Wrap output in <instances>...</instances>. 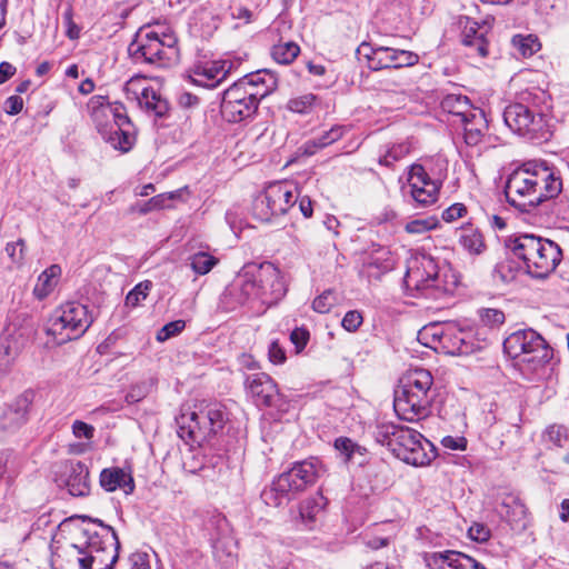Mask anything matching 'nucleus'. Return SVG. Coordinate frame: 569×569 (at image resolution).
<instances>
[{
    "label": "nucleus",
    "instance_id": "obj_1",
    "mask_svg": "<svg viewBox=\"0 0 569 569\" xmlns=\"http://www.w3.org/2000/svg\"><path fill=\"white\" fill-rule=\"evenodd\" d=\"M561 190L562 180L558 172L537 162H526L513 170L505 187L508 202L523 209L553 199Z\"/></svg>",
    "mask_w": 569,
    "mask_h": 569
},
{
    "label": "nucleus",
    "instance_id": "obj_2",
    "mask_svg": "<svg viewBox=\"0 0 569 569\" xmlns=\"http://www.w3.org/2000/svg\"><path fill=\"white\" fill-rule=\"evenodd\" d=\"M550 97L539 88L520 93L519 101L509 104L503 111L505 123L521 137L531 141H548L552 133L547 119Z\"/></svg>",
    "mask_w": 569,
    "mask_h": 569
},
{
    "label": "nucleus",
    "instance_id": "obj_3",
    "mask_svg": "<svg viewBox=\"0 0 569 569\" xmlns=\"http://www.w3.org/2000/svg\"><path fill=\"white\" fill-rule=\"evenodd\" d=\"M432 385L430 371L422 368L408 371L395 391L393 408L397 416L410 422L426 418L433 400Z\"/></svg>",
    "mask_w": 569,
    "mask_h": 569
},
{
    "label": "nucleus",
    "instance_id": "obj_4",
    "mask_svg": "<svg viewBox=\"0 0 569 569\" xmlns=\"http://www.w3.org/2000/svg\"><path fill=\"white\" fill-rule=\"evenodd\" d=\"M376 438L398 459L415 467L428 466L437 456L435 446L409 427L382 423L377 427Z\"/></svg>",
    "mask_w": 569,
    "mask_h": 569
},
{
    "label": "nucleus",
    "instance_id": "obj_5",
    "mask_svg": "<svg viewBox=\"0 0 569 569\" xmlns=\"http://www.w3.org/2000/svg\"><path fill=\"white\" fill-rule=\"evenodd\" d=\"M326 472L325 465L318 458L296 462L288 471L276 478L270 487L262 490L261 499L268 506L279 507L290 501L296 493L312 486Z\"/></svg>",
    "mask_w": 569,
    "mask_h": 569
},
{
    "label": "nucleus",
    "instance_id": "obj_6",
    "mask_svg": "<svg viewBox=\"0 0 569 569\" xmlns=\"http://www.w3.org/2000/svg\"><path fill=\"white\" fill-rule=\"evenodd\" d=\"M506 247L525 262L527 272L533 278L547 277L556 269L562 256L557 243L531 233L510 237Z\"/></svg>",
    "mask_w": 569,
    "mask_h": 569
},
{
    "label": "nucleus",
    "instance_id": "obj_7",
    "mask_svg": "<svg viewBox=\"0 0 569 569\" xmlns=\"http://www.w3.org/2000/svg\"><path fill=\"white\" fill-rule=\"evenodd\" d=\"M505 352L530 370H538L548 363L552 350L546 340L533 329H521L509 335L503 341Z\"/></svg>",
    "mask_w": 569,
    "mask_h": 569
},
{
    "label": "nucleus",
    "instance_id": "obj_8",
    "mask_svg": "<svg viewBox=\"0 0 569 569\" xmlns=\"http://www.w3.org/2000/svg\"><path fill=\"white\" fill-rule=\"evenodd\" d=\"M92 315L88 307L69 301L62 305L49 320L47 333L53 336L59 345L80 338L91 326Z\"/></svg>",
    "mask_w": 569,
    "mask_h": 569
},
{
    "label": "nucleus",
    "instance_id": "obj_9",
    "mask_svg": "<svg viewBox=\"0 0 569 569\" xmlns=\"http://www.w3.org/2000/svg\"><path fill=\"white\" fill-rule=\"evenodd\" d=\"M164 38L152 31L137 34L128 47V53L134 63L167 67L178 59L179 51L173 37Z\"/></svg>",
    "mask_w": 569,
    "mask_h": 569
},
{
    "label": "nucleus",
    "instance_id": "obj_10",
    "mask_svg": "<svg viewBox=\"0 0 569 569\" xmlns=\"http://www.w3.org/2000/svg\"><path fill=\"white\" fill-rule=\"evenodd\" d=\"M405 280L408 286L419 291L431 290L430 296L433 298L452 290V286L442 284L437 262L429 254L415 259L413 264L407 270Z\"/></svg>",
    "mask_w": 569,
    "mask_h": 569
},
{
    "label": "nucleus",
    "instance_id": "obj_11",
    "mask_svg": "<svg viewBox=\"0 0 569 569\" xmlns=\"http://www.w3.org/2000/svg\"><path fill=\"white\" fill-rule=\"evenodd\" d=\"M244 82L236 81L223 91L220 110L229 122H240L256 114L257 102L249 96Z\"/></svg>",
    "mask_w": 569,
    "mask_h": 569
},
{
    "label": "nucleus",
    "instance_id": "obj_12",
    "mask_svg": "<svg viewBox=\"0 0 569 569\" xmlns=\"http://www.w3.org/2000/svg\"><path fill=\"white\" fill-rule=\"evenodd\" d=\"M359 52H363L368 60V66L372 70L412 67L419 61L418 54L412 51L389 47L372 48L367 43L360 46Z\"/></svg>",
    "mask_w": 569,
    "mask_h": 569
},
{
    "label": "nucleus",
    "instance_id": "obj_13",
    "mask_svg": "<svg viewBox=\"0 0 569 569\" xmlns=\"http://www.w3.org/2000/svg\"><path fill=\"white\" fill-rule=\"evenodd\" d=\"M253 266H244L226 290L238 305H247L254 300L267 302V288L260 284V273L251 269Z\"/></svg>",
    "mask_w": 569,
    "mask_h": 569
},
{
    "label": "nucleus",
    "instance_id": "obj_14",
    "mask_svg": "<svg viewBox=\"0 0 569 569\" xmlns=\"http://www.w3.org/2000/svg\"><path fill=\"white\" fill-rule=\"evenodd\" d=\"M409 194L419 207H429L437 202L441 181L432 179L426 168L413 163L408 172Z\"/></svg>",
    "mask_w": 569,
    "mask_h": 569
},
{
    "label": "nucleus",
    "instance_id": "obj_15",
    "mask_svg": "<svg viewBox=\"0 0 569 569\" xmlns=\"http://www.w3.org/2000/svg\"><path fill=\"white\" fill-rule=\"evenodd\" d=\"M207 418L200 411L182 413L176 419L178 436L190 446H202L212 436L217 435Z\"/></svg>",
    "mask_w": 569,
    "mask_h": 569
},
{
    "label": "nucleus",
    "instance_id": "obj_16",
    "mask_svg": "<svg viewBox=\"0 0 569 569\" xmlns=\"http://www.w3.org/2000/svg\"><path fill=\"white\" fill-rule=\"evenodd\" d=\"M248 395L258 407H278L281 395L274 380L264 372L248 375L244 380Z\"/></svg>",
    "mask_w": 569,
    "mask_h": 569
},
{
    "label": "nucleus",
    "instance_id": "obj_17",
    "mask_svg": "<svg viewBox=\"0 0 569 569\" xmlns=\"http://www.w3.org/2000/svg\"><path fill=\"white\" fill-rule=\"evenodd\" d=\"M82 521H90L92 523H96L100 527V531L91 530V529H83L82 535L86 538V552L87 555L104 550L103 548L110 549L120 548V541L118 538V535L116 530L109 526L106 525L102 520L98 518H91L89 516H80L79 517Z\"/></svg>",
    "mask_w": 569,
    "mask_h": 569
},
{
    "label": "nucleus",
    "instance_id": "obj_18",
    "mask_svg": "<svg viewBox=\"0 0 569 569\" xmlns=\"http://www.w3.org/2000/svg\"><path fill=\"white\" fill-rule=\"evenodd\" d=\"M34 393L26 390L11 403L7 405L0 415V428L6 431L19 429L28 421V415Z\"/></svg>",
    "mask_w": 569,
    "mask_h": 569
},
{
    "label": "nucleus",
    "instance_id": "obj_19",
    "mask_svg": "<svg viewBox=\"0 0 569 569\" xmlns=\"http://www.w3.org/2000/svg\"><path fill=\"white\" fill-rule=\"evenodd\" d=\"M425 559L429 569H486L473 558L456 550L431 552Z\"/></svg>",
    "mask_w": 569,
    "mask_h": 569
},
{
    "label": "nucleus",
    "instance_id": "obj_20",
    "mask_svg": "<svg viewBox=\"0 0 569 569\" xmlns=\"http://www.w3.org/2000/svg\"><path fill=\"white\" fill-rule=\"evenodd\" d=\"M458 27L461 29V41L465 46L475 48L480 57H487L488 42L485 33L490 28L487 21L482 26L467 16H460L457 20Z\"/></svg>",
    "mask_w": 569,
    "mask_h": 569
},
{
    "label": "nucleus",
    "instance_id": "obj_21",
    "mask_svg": "<svg viewBox=\"0 0 569 569\" xmlns=\"http://www.w3.org/2000/svg\"><path fill=\"white\" fill-rule=\"evenodd\" d=\"M278 189L271 188V184L266 190L254 198L252 202V214L261 222H270L273 218L284 214L283 207H281L282 193L277 192Z\"/></svg>",
    "mask_w": 569,
    "mask_h": 569
},
{
    "label": "nucleus",
    "instance_id": "obj_22",
    "mask_svg": "<svg viewBox=\"0 0 569 569\" xmlns=\"http://www.w3.org/2000/svg\"><path fill=\"white\" fill-rule=\"evenodd\" d=\"M64 478L61 482L73 497H84L90 492L89 469L81 462L70 460L64 467Z\"/></svg>",
    "mask_w": 569,
    "mask_h": 569
},
{
    "label": "nucleus",
    "instance_id": "obj_23",
    "mask_svg": "<svg viewBox=\"0 0 569 569\" xmlns=\"http://www.w3.org/2000/svg\"><path fill=\"white\" fill-rule=\"evenodd\" d=\"M232 66L233 63L230 60H218L197 66L193 70V82L214 88L227 78Z\"/></svg>",
    "mask_w": 569,
    "mask_h": 569
},
{
    "label": "nucleus",
    "instance_id": "obj_24",
    "mask_svg": "<svg viewBox=\"0 0 569 569\" xmlns=\"http://www.w3.org/2000/svg\"><path fill=\"white\" fill-rule=\"evenodd\" d=\"M251 269L260 273V284H264L268 291L266 305L281 299L286 295V286L279 269L268 263L267 266H253Z\"/></svg>",
    "mask_w": 569,
    "mask_h": 569
},
{
    "label": "nucleus",
    "instance_id": "obj_25",
    "mask_svg": "<svg viewBox=\"0 0 569 569\" xmlns=\"http://www.w3.org/2000/svg\"><path fill=\"white\" fill-rule=\"evenodd\" d=\"M100 486L109 492L122 489L130 495L134 490V480L130 472L119 467L106 468L100 473Z\"/></svg>",
    "mask_w": 569,
    "mask_h": 569
},
{
    "label": "nucleus",
    "instance_id": "obj_26",
    "mask_svg": "<svg viewBox=\"0 0 569 569\" xmlns=\"http://www.w3.org/2000/svg\"><path fill=\"white\" fill-rule=\"evenodd\" d=\"M468 338V332L448 325V330H446L442 337L440 347L448 355H468L477 349L475 343L469 341Z\"/></svg>",
    "mask_w": 569,
    "mask_h": 569
},
{
    "label": "nucleus",
    "instance_id": "obj_27",
    "mask_svg": "<svg viewBox=\"0 0 569 569\" xmlns=\"http://www.w3.org/2000/svg\"><path fill=\"white\" fill-rule=\"evenodd\" d=\"M442 108L460 118L462 123L472 122L479 109L473 108L466 96L449 94L442 101Z\"/></svg>",
    "mask_w": 569,
    "mask_h": 569
},
{
    "label": "nucleus",
    "instance_id": "obj_28",
    "mask_svg": "<svg viewBox=\"0 0 569 569\" xmlns=\"http://www.w3.org/2000/svg\"><path fill=\"white\" fill-rule=\"evenodd\" d=\"M91 552L82 558H78V562L81 569H112L113 565L118 560L119 549L103 548Z\"/></svg>",
    "mask_w": 569,
    "mask_h": 569
},
{
    "label": "nucleus",
    "instance_id": "obj_29",
    "mask_svg": "<svg viewBox=\"0 0 569 569\" xmlns=\"http://www.w3.org/2000/svg\"><path fill=\"white\" fill-rule=\"evenodd\" d=\"M99 131L102 134L103 139L111 144V147L121 152H128L131 150L134 143L133 133L127 128H113L109 129L107 126L99 127Z\"/></svg>",
    "mask_w": 569,
    "mask_h": 569
},
{
    "label": "nucleus",
    "instance_id": "obj_30",
    "mask_svg": "<svg viewBox=\"0 0 569 569\" xmlns=\"http://www.w3.org/2000/svg\"><path fill=\"white\" fill-rule=\"evenodd\" d=\"M139 104L148 113H152L157 118H163L169 112V102L151 87L144 88L138 98Z\"/></svg>",
    "mask_w": 569,
    "mask_h": 569
},
{
    "label": "nucleus",
    "instance_id": "obj_31",
    "mask_svg": "<svg viewBox=\"0 0 569 569\" xmlns=\"http://www.w3.org/2000/svg\"><path fill=\"white\" fill-rule=\"evenodd\" d=\"M460 246L470 254H481L486 250V243L480 230L472 224H467L458 231Z\"/></svg>",
    "mask_w": 569,
    "mask_h": 569
},
{
    "label": "nucleus",
    "instance_id": "obj_32",
    "mask_svg": "<svg viewBox=\"0 0 569 569\" xmlns=\"http://www.w3.org/2000/svg\"><path fill=\"white\" fill-rule=\"evenodd\" d=\"M26 343L21 333L13 332L0 337V365L9 366L21 352Z\"/></svg>",
    "mask_w": 569,
    "mask_h": 569
},
{
    "label": "nucleus",
    "instance_id": "obj_33",
    "mask_svg": "<svg viewBox=\"0 0 569 569\" xmlns=\"http://www.w3.org/2000/svg\"><path fill=\"white\" fill-rule=\"evenodd\" d=\"M61 276V268L58 264H51L38 277L33 293L38 299H44L56 288Z\"/></svg>",
    "mask_w": 569,
    "mask_h": 569
},
{
    "label": "nucleus",
    "instance_id": "obj_34",
    "mask_svg": "<svg viewBox=\"0 0 569 569\" xmlns=\"http://www.w3.org/2000/svg\"><path fill=\"white\" fill-rule=\"evenodd\" d=\"M345 127L335 126L330 130L325 131L319 137L308 140L305 143V153L313 154L318 149L326 148L342 138Z\"/></svg>",
    "mask_w": 569,
    "mask_h": 569
},
{
    "label": "nucleus",
    "instance_id": "obj_35",
    "mask_svg": "<svg viewBox=\"0 0 569 569\" xmlns=\"http://www.w3.org/2000/svg\"><path fill=\"white\" fill-rule=\"evenodd\" d=\"M176 198L174 192L161 193L152 197L148 201L137 202L129 208L130 213H139L144 216L154 210L168 208V202Z\"/></svg>",
    "mask_w": 569,
    "mask_h": 569
},
{
    "label": "nucleus",
    "instance_id": "obj_36",
    "mask_svg": "<svg viewBox=\"0 0 569 569\" xmlns=\"http://www.w3.org/2000/svg\"><path fill=\"white\" fill-rule=\"evenodd\" d=\"M463 124L466 143L469 146H477L481 141L485 130L488 128L485 112L479 109L477 118L472 122Z\"/></svg>",
    "mask_w": 569,
    "mask_h": 569
},
{
    "label": "nucleus",
    "instance_id": "obj_37",
    "mask_svg": "<svg viewBox=\"0 0 569 569\" xmlns=\"http://www.w3.org/2000/svg\"><path fill=\"white\" fill-rule=\"evenodd\" d=\"M511 43L513 49L516 50L515 54L520 56L522 58L532 57L541 48V43L539 42L538 37L533 34H516L512 37Z\"/></svg>",
    "mask_w": 569,
    "mask_h": 569
},
{
    "label": "nucleus",
    "instance_id": "obj_38",
    "mask_svg": "<svg viewBox=\"0 0 569 569\" xmlns=\"http://www.w3.org/2000/svg\"><path fill=\"white\" fill-rule=\"evenodd\" d=\"M218 262V258L206 251H198L188 257L190 268L198 276L209 273Z\"/></svg>",
    "mask_w": 569,
    "mask_h": 569
},
{
    "label": "nucleus",
    "instance_id": "obj_39",
    "mask_svg": "<svg viewBox=\"0 0 569 569\" xmlns=\"http://www.w3.org/2000/svg\"><path fill=\"white\" fill-rule=\"evenodd\" d=\"M326 505L327 498L318 492L315 497L308 498L301 503L300 516L305 521L313 522Z\"/></svg>",
    "mask_w": 569,
    "mask_h": 569
},
{
    "label": "nucleus",
    "instance_id": "obj_40",
    "mask_svg": "<svg viewBox=\"0 0 569 569\" xmlns=\"http://www.w3.org/2000/svg\"><path fill=\"white\" fill-rule=\"evenodd\" d=\"M300 47L293 41H288L274 44L271 50V56L278 63L289 64L298 57Z\"/></svg>",
    "mask_w": 569,
    "mask_h": 569
},
{
    "label": "nucleus",
    "instance_id": "obj_41",
    "mask_svg": "<svg viewBox=\"0 0 569 569\" xmlns=\"http://www.w3.org/2000/svg\"><path fill=\"white\" fill-rule=\"evenodd\" d=\"M238 81L246 82L243 83L244 87H256L260 84L269 86V88L278 87V79L274 73L266 69L248 73Z\"/></svg>",
    "mask_w": 569,
    "mask_h": 569
},
{
    "label": "nucleus",
    "instance_id": "obj_42",
    "mask_svg": "<svg viewBox=\"0 0 569 569\" xmlns=\"http://www.w3.org/2000/svg\"><path fill=\"white\" fill-rule=\"evenodd\" d=\"M111 104L104 96H93L88 102V109L92 119L101 127V120L108 119V112H112Z\"/></svg>",
    "mask_w": 569,
    "mask_h": 569
},
{
    "label": "nucleus",
    "instance_id": "obj_43",
    "mask_svg": "<svg viewBox=\"0 0 569 569\" xmlns=\"http://www.w3.org/2000/svg\"><path fill=\"white\" fill-rule=\"evenodd\" d=\"M202 416H204L208 422H210V427L213 428L214 432L218 433L220 431L226 421H227V415L224 410L222 409L221 405L213 403L209 405L203 409L199 410Z\"/></svg>",
    "mask_w": 569,
    "mask_h": 569
},
{
    "label": "nucleus",
    "instance_id": "obj_44",
    "mask_svg": "<svg viewBox=\"0 0 569 569\" xmlns=\"http://www.w3.org/2000/svg\"><path fill=\"white\" fill-rule=\"evenodd\" d=\"M318 101V97L313 93H306L299 97L291 98L288 103V110L296 113H309Z\"/></svg>",
    "mask_w": 569,
    "mask_h": 569
},
{
    "label": "nucleus",
    "instance_id": "obj_45",
    "mask_svg": "<svg viewBox=\"0 0 569 569\" xmlns=\"http://www.w3.org/2000/svg\"><path fill=\"white\" fill-rule=\"evenodd\" d=\"M410 152L408 143H398L391 146L385 154L380 156L379 163L386 167H391L396 161L401 160Z\"/></svg>",
    "mask_w": 569,
    "mask_h": 569
},
{
    "label": "nucleus",
    "instance_id": "obj_46",
    "mask_svg": "<svg viewBox=\"0 0 569 569\" xmlns=\"http://www.w3.org/2000/svg\"><path fill=\"white\" fill-rule=\"evenodd\" d=\"M377 253H380L378 257L371 256L366 266L368 268H376L379 272L385 273L392 269L393 261L390 258V251L386 248H379Z\"/></svg>",
    "mask_w": 569,
    "mask_h": 569
},
{
    "label": "nucleus",
    "instance_id": "obj_47",
    "mask_svg": "<svg viewBox=\"0 0 569 569\" xmlns=\"http://www.w3.org/2000/svg\"><path fill=\"white\" fill-rule=\"evenodd\" d=\"M152 288V282L149 280L138 283L126 297V305L137 307L141 300H144Z\"/></svg>",
    "mask_w": 569,
    "mask_h": 569
},
{
    "label": "nucleus",
    "instance_id": "obj_48",
    "mask_svg": "<svg viewBox=\"0 0 569 569\" xmlns=\"http://www.w3.org/2000/svg\"><path fill=\"white\" fill-rule=\"evenodd\" d=\"M337 302L336 293L328 289L316 297L312 301V309L318 313H327Z\"/></svg>",
    "mask_w": 569,
    "mask_h": 569
},
{
    "label": "nucleus",
    "instance_id": "obj_49",
    "mask_svg": "<svg viewBox=\"0 0 569 569\" xmlns=\"http://www.w3.org/2000/svg\"><path fill=\"white\" fill-rule=\"evenodd\" d=\"M493 406H495V409L490 408V410L486 417L487 423L493 425L497 421L506 420L508 423H510L512 426L516 425V421L518 420V417H519L518 406H517L516 401L511 400L508 405L509 408L513 409V411L516 413L515 417L505 416L503 413L499 412L498 405H493Z\"/></svg>",
    "mask_w": 569,
    "mask_h": 569
},
{
    "label": "nucleus",
    "instance_id": "obj_50",
    "mask_svg": "<svg viewBox=\"0 0 569 569\" xmlns=\"http://www.w3.org/2000/svg\"><path fill=\"white\" fill-rule=\"evenodd\" d=\"M547 443L562 448L568 441L566 429L562 426H550L545 432Z\"/></svg>",
    "mask_w": 569,
    "mask_h": 569
},
{
    "label": "nucleus",
    "instance_id": "obj_51",
    "mask_svg": "<svg viewBox=\"0 0 569 569\" xmlns=\"http://www.w3.org/2000/svg\"><path fill=\"white\" fill-rule=\"evenodd\" d=\"M478 312L485 326L493 328L505 322V313L499 309H481Z\"/></svg>",
    "mask_w": 569,
    "mask_h": 569
},
{
    "label": "nucleus",
    "instance_id": "obj_52",
    "mask_svg": "<svg viewBox=\"0 0 569 569\" xmlns=\"http://www.w3.org/2000/svg\"><path fill=\"white\" fill-rule=\"evenodd\" d=\"M111 109H112V112H108V119L109 118L113 119V122H114V126H112L113 128H117V127L126 128V126H128V127L131 126V121H130L129 117L127 116L126 108L122 103L113 102L111 104Z\"/></svg>",
    "mask_w": 569,
    "mask_h": 569
},
{
    "label": "nucleus",
    "instance_id": "obj_53",
    "mask_svg": "<svg viewBox=\"0 0 569 569\" xmlns=\"http://www.w3.org/2000/svg\"><path fill=\"white\" fill-rule=\"evenodd\" d=\"M186 327L184 320H174L164 325L157 333L158 341H166L171 337L179 335Z\"/></svg>",
    "mask_w": 569,
    "mask_h": 569
},
{
    "label": "nucleus",
    "instance_id": "obj_54",
    "mask_svg": "<svg viewBox=\"0 0 569 569\" xmlns=\"http://www.w3.org/2000/svg\"><path fill=\"white\" fill-rule=\"evenodd\" d=\"M335 448L345 456L346 460L349 461L353 453L360 452L361 447L355 443L347 437H340L335 440Z\"/></svg>",
    "mask_w": 569,
    "mask_h": 569
},
{
    "label": "nucleus",
    "instance_id": "obj_55",
    "mask_svg": "<svg viewBox=\"0 0 569 569\" xmlns=\"http://www.w3.org/2000/svg\"><path fill=\"white\" fill-rule=\"evenodd\" d=\"M436 224L433 219H416L408 222L405 229L408 233L420 234L433 229Z\"/></svg>",
    "mask_w": 569,
    "mask_h": 569
},
{
    "label": "nucleus",
    "instance_id": "obj_56",
    "mask_svg": "<svg viewBox=\"0 0 569 569\" xmlns=\"http://www.w3.org/2000/svg\"><path fill=\"white\" fill-rule=\"evenodd\" d=\"M363 318L358 310L348 311L342 318L341 326L349 332L356 331L362 323Z\"/></svg>",
    "mask_w": 569,
    "mask_h": 569
},
{
    "label": "nucleus",
    "instance_id": "obj_57",
    "mask_svg": "<svg viewBox=\"0 0 569 569\" xmlns=\"http://www.w3.org/2000/svg\"><path fill=\"white\" fill-rule=\"evenodd\" d=\"M468 536L477 542H486L490 538V530L483 523L475 522L468 530Z\"/></svg>",
    "mask_w": 569,
    "mask_h": 569
},
{
    "label": "nucleus",
    "instance_id": "obj_58",
    "mask_svg": "<svg viewBox=\"0 0 569 569\" xmlns=\"http://www.w3.org/2000/svg\"><path fill=\"white\" fill-rule=\"evenodd\" d=\"M310 338V333L305 328H296L290 333V340L295 345L297 352L303 350Z\"/></svg>",
    "mask_w": 569,
    "mask_h": 569
},
{
    "label": "nucleus",
    "instance_id": "obj_59",
    "mask_svg": "<svg viewBox=\"0 0 569 569\" xmlns=\"http://www.w3.org/2000/svg\"><path fill=\"white\" fill-rule=\"evenodd\" d=\"M271 188L279 189L282 193L281 207H283L284 212L289 210V208L297 201V197L293 194V191L283 183H273Z\"/></svg>",
    "mask_w": 569,
    "mask_h": 569
},
{
    "label": "nucleus",
    "instance_id": "obj_60",
    "mask_svg": "<svg viewBox=\"0 0 569 569\" xmlns=\"http://www.w3.org/2000/svg\"><path fill=\"white\" fill-rule=\"evenodd\" d=\"M26 248L24 240L19 239L16 242L7 243L6 252L12 262H20L23 259V251Z\"/></svg>",
    "mask_w": 569,
    "mask_h": 569
},
{
    "label": "nucleus",
    "instance_id": "obj_61",
    "mask_svg": "<svg viewBox=\"0 0 569 569\" xmlns=\"http://www.w3.org/2000/svg\"><path fill=\"white\" fill-rule=\"evenodd\" d=\"M495 274L500 278L502 282H510L516 277V271L512 269L511 262L502 261L496 266Z\"/></svg>",
    "mask_w": 569,
    "mask_h": 569
},
{
    "label": "nucleus",
    "instance_id": "obj_62",
    "mask_svg": "<svg viewBox=\"0 0 569 569\" xmlns=\"http://www.w3.org/2000/svg\"><path fill=\"white\" fill-rule=\"evenodd\" d=\"M467 213V208L462 203H453L442 212V219L447 222H452L462 218Z\"/></svg>",
    "mask_w": 569,
    "mask_h": 569
},
{
    "label": "nucleus",
    "instance_id": "obj_63",
    "mask_svg": "<svg viewBox=\"0 0 569 569\" xmlns=\"http://www.w3.org/2000/svg\"><path fill=\"white\" fill-rule=\"evenodd\" d=\"M269 360L274 365H281L286 361V351L280 347L278 341H272L268 349Z\"/></svg>",
    "mask_w": 569,
    "mask_h": 569
},
{
    "label": "nucleus",
    "instance_id": "obj_64",
    "mask_svg": "<svg viewBox=\"0 0 569 569\" xmlns=\"http://www.w3.org/2000/svg\"><path fill=\"white\" fill-rule=\"evenodd\" d=\"M72 431L77 438L91 439L94 433V428L91 425L77 420L72 426Z\"/></svg>",
    "mask_w": 569,
    "mask_h": 569
}]
</instances>
